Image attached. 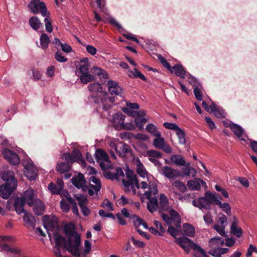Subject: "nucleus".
<instances>
[{"label": "nucleus", "instance_id": "1", "mask_svg": "<svg viewBox=\"0 0 257 257\" xmlns=\"http://www.w3.org/2000/svg\"><path fill=\"white\" fill-rule=\"evenodd\" d=\"M73 225H66L64 227V232L67 239L58 232H55L53 238L55 242L54 252L56 257L63 256L60 251V247H64L66 250L73 255L78 257L80 255L79 247L81 244L80 235L74 231Z\"/></svg>", "mask_w": 257, "mask_h": 257}, {"label": "nucleus", "instance_id": "2", "mask_svg": "<svg viewBox=\"0 0 257 257\" xmlns=\"http://www.w3.org/2000/svg\"><path fill=\"white\" fill-rule=\"evenodd\" d=\"M158 189L157 185L155 183H150L149 190L146 191L141 197L142 202H144V199H147V209L149 212L153 213L157 210L161 215L163 211H168L170 207L169 200L164 193L160 194L159 201H158Z\"/></svg>", "mask_w": 257, "mask_h": 257}, {"label": "nucleus", "instance_id": "3", "mask_svg": "<svg viewBox=\"0 0 257 257\" xmlns=\"http://www.w3.org/2000/svg\"><path fill=\"white\" fill-rule=\"evenodd\" d=\"M175 242L187 253L192 248L195 252V257H207L206 252L201 247L186 236L176 238Z\"/></svg>", "mask_w": 257, "mask_h": 257}, {"label": "nucleus", "instance_id": "4", "mask_svg": "<svg viewBox=\"0 0 257 257\" xmlns=\"http://www.w3.org/2000/svg\"><path fill=\"white\" fill-rule=\"evenodd\" d=\"M170 216L164 213H161V217L163 220L168 225L167 231L171 235L176 238L177 235V230L171 224H174L176 227H180L181 226V217L179 213L174 209L169 210Z\"/></svg>", "mask_w": 257, "mask_h": 257}, {"label": "nucleus", "instance_id": "5", "mask_svg": "<svg viewBox=\"0 0 257 257\" xmlns=\"http://www.w3.org/2000/svg\"><path fill=\"white\" fill-rule=\"evenodd\" d=\"M125 116L121 112H117L113 114L112 122L117 130H131L134 128L132 123H124Z\"/></svg>", "mask_w": 257, "mask_h": 257}, {"label": "nucleus", "instance_id": "6", "mask_svg": "<svg viewBox=\"0 0 257 257\" xmlns=\"http://www.w3.org/2000/svg\"><path fill=\"white\" fill-rule=\"evenodd\" d=\"M88 90L90 92V96L93 99L95 103V100L100 99L101 97L106 96V92L103 91L101 85L97 82L89 84L88 86Z\"/></svg>", "mask_w": 257, "mask_h": 257}, {"label": "nucleus", "instance_id": "7", "mask_svg": "<svg viewBox=\"0 0 257 257\" xmlns=\"http://www.w3.org/2000/svg\"><path fill=\"white\" fill-rule=\"evenodd\" d=\"M28 8L33 14L40 13L43 17L47 15L46 5L40 0H32L28 5Z\"/></svg>", "mask_w": 257, "mask_h": 257}, {"label": "nucleus", "instance_id": "8", "mask_svg": "<svg viewBox=\"0 0 257 257\" xmlns=\"http://www.w3.org/2000/svg\"><path fill=\"white\" fill-rule=\"evenodd\" d=\"M217 242V248L210 250V254L215 257H221L222 254L226 253L228 251L227 248H220L224 244V240L219 236H215L210 239V243Z\"/></svg>", "mask_w": 257, "mask_h": 257}, {"label": "nucleus", "instance_id": "9", "mask_svg": "<svg viewBox=\"0 0 257 257\" xmlns=\"http://www.w3.org/2000/svg\"><path fill=\"white\" fill-rule=\"evenodd\" d=\"M126 175L127 179V180L123 179L122 184L125 187H130L134 193H135V187L138 189L140 187L139 181L137 178L136 175L133 171L130 170L126 172Z\"/></svg>", "mask_w": 257, "mask_h": 257}, {"label": "nucleus", "instance_id": "10", "mask_svg": "<svg viewBox=\"0 0 257 257\" xmlns=\"http://www.w3.org/2000/svg\"><path fill=\"white\" fill-rule=\"evenodd\" d=\"M89 180L93 184H90L88 186L85 185L83 190H87L90 196H93L95 194L97 195L101 188L100 180L94 176L90 177Z\"/></svg>", "mask_w": 257, "mask_h": 257}, {"label": "nucleus", "instance_id": "11", "mask_svg": "<svg viewBox=\"0 0 257 257\" xmlns=\"http://www.w3.org/2000/svg\"><path fill=\"white\" fill-rule=\"evenodd\" d=\"M107 85L108 90L111 95H118L122 98L124 97L123 89L116 82L109 80L107 82Z\"/></svg>", "mask_w": 257, "mask_h": 257}, {"label": "nucleus", "instance_id": "12", "mask_svg": "<svg viewBox=\"0 0 257 257\" xmlns=\"http://www.w3.org/2000/svg\"><path fill=\"white\" fill-rule=\"evenodd\" d=\"M114 101V98L113 97H109L106 92V96L105 97H101L99 99L95 100V103L99 104V107L102 106V109L105 110H108L112 107V104Z\"/></svg>", "mask_w": 257, "mask_h": 257}, {"label": "nucleus", "instance_id": "13", "mask_svg": "<svg viewBox=\"0 0 257 257\" xmlns=\"http://www.w3.org/2000/svg\"><path fill=\"white\" fill-rule=\"evenodd\" d=\"M192 204L203 211L208 210L209 209V191L205 192V196L200 197L197 200H193Z\"/></svg>", "mask_w": 257, "mask_h": 257}, {"label": "nucleus", "instance_id": "14", "mask_svg": "<svg viewBox=\"0 0 257 257\" xmlns=\"http://www.w3.org/2000/svg\"><path fill=\"white\" fill-rule=\"evenodd\" d=\"M156 138L153 141L154 146L158 149H161L166 153H171L172 148L165 143V139L160 137H156Z\"/></svg>", "mask_w": 257, "mask_h": 257}, {"label": "nucleus", "instance_id": "15", "mask_svg": "<svg viewBox=\"0 0 257 257\" xmlns=\"http://www.w3.org/2000/svg\"><path fill=\"white\" fill-rule=\"evenodd\" d=\"M17 187V184L14 183H12V185L6 184H2L0 186V196L4 199H7Z\"/></svg>", "mask_w": 257, "mask_h": 257}, {"label": "nucleus", "instance_id": "16", "mask_svg": "<svg viewBox=\"0 0 257 257\" xmlns=\"http://www.w3.org/2000/svg\"><path fill=\"white\" fill-rule=\"evenodd\" d=\"M2 153L5 158L11 164L13 165L19 164L20 158L15 152L8 149H5L3 151Z\"/></svg>", "mask_w": 257, "mask_h": 257}, {"label": "nucleus", "instance_id": "17", "mask_svg": "<svg viewBox=\"0 0 257 257\" xmlns=\"http://www.w3.org/2000/svg\"><path fill=\"white\" fill-rule=\"evenodd\" d=\"M24 174L30 180H35L37 176V170L33 163H28L25 166Z\"/></svg>", "mask_w": 257, "mask_h": 257}, {"label": "nucleus", "instance_id": "18", "mask_svg": "<svg viewBox=\"0 0 257 257\" xmlns=\"http://www.w3.org/2000/svg\"><path fill=\"white\" fill-rule=\"evenodd\" d=\"M210 113H213L214 116L218 118H222L225 117V111L222 107L216 105L210 99Z\"/></svg>", "mask_w": 257, "mask_h": 257}, {"label": "nucleus", "instance_id": "19", "mask_svg": "<svg viewBox=\"0 0 257 257\" xmlns=\"http://www.w3.org/2000/svg\"><path fill=\"white\" fill-rule=\"evenodd\" d=\"M162 172L169 179H176L180 175V173L177 170L168 166L162 167Z\"/></svg>", "mask_w": 257, "mask_h": 257}, {"label": "nucleus", "instance_id": "20", "mask_svg": "<svg viewBox=\"0 0 257 257\" xmlns=\"http://www.w3.org/2000/svg\"><path fill=\"white\" fill-rule=\"evenodd\" d=\"M25 202H27L29 206H33L37 199L35 198L34 191L32 189H29L25 191L21 197Z\"/></svg>", "mask_w": 257, "mask_h": 257}, {"label": "nucleus", "instance_id": "21", "mask_svg": "<svg viewBox=\"0 0 257 257\" xmlns=\"http://www.w3.org/2000/svg\"><path fill=\"white\" fill-rule=\"evenodd\" d=\"M71 182L78 189H83L85 186L86 181L84 175L79 173L77 176L73 177L71 179Z\"/></svg>", "mask_w": 257, "mask_h": 257}, {"label": "nucleus", "instance_id": "22", "mask_svg": "<svg viewBox=\"0 0 257 257\" xmlns=\"http://www.w3.org/2000/svg\"><path fill=\"white\" fill-rule=\"evenodd\" d=\"M24 213V215L23 219L24 221V225L28 228L31 227L34 229L35 227L36 222L35 217L31 213L27 212V211Z\"/></svg>", "mask_w": 257, "mask_h": 257}, {"label": "nucleus", "instance_id": "23", "mask_svg": "<svg viewBox=\"0 0 257 257\" xmlns=\"http://www.w3.org/2000/svg\"><path fill=\"white\" fill-rule=\"evenodd\" d=\"M112 147L119 156L121 157H125L127 155L131 154V150L128 145L124 144L118 149L115 144H113Z\"/></svg>", "mask_w": 257, "mask_h": 257}, {"label": "nucleus", "instance_id": "24", "mask_svg": "<svg viewBox=\"0 0 257 257\" xmlns=\"http://www.w3.org/2000/svg\"><path fill=\"white\" fill-rule=\"evenodd\" d=\"M25 203L26 202L21 197H17L15 199L14 207L18 214H21L26 211L24 208Z\"/></svg>", "mask_w": 257, "mask_h": 257}, {"label": "nucleus", "instance_id": "25", "mask_svg": "<svg viewBox=\"0 0 257 257\" xmlns=\"http://www.w3.org/2000/svg\"><path fill=\"white\" fill-rule=\"evenodd\" d=\"M2 179L6 181L5 184L7 185L11 184V185H12L13 183L17 185V180L13 172L10 171L4 172L2 175Z\"/></svg>", "mask_w": 257, "mask_h": 257}, {"label": "nucleus", "instance_id": "26", "mask_svg": "<svg viewBox=\"0 0 257 257\" xmlns=\"http://www.w3.org/2000/svg\"><path fill=\"white\" fill-rule=\"evenodd\" d=\"M0 250L3 251L10 252L13 254H19L21 250L15 247L9 245L4 242L0 243Z\"/></svg>", "mask_w": 257, "mask_h": 257}, {"label": "nucleus", "instance_id": "27", "mask_svg": "<svg viewBox=\"0 0 257 257\" xmlns=\"http://www.w3.org/2000/svg\"><path fill=\"white\" fill-rule=\"evenodd\" d=\"M237 219L235 216H234L230 227V231L231 233L239 238L242 236L243 232L240 227H237Z\"/></svg>", "mask_w": 257, "mask_h": 257}, {"label": "nucleus", "instance_id": "28", "mask_svg": "<svg viewBox=\"0 0 257 257\" xmlns=\"http://www.w3.org/2000/svg\"><path fill=\"white\" fill-rule=\"evenodd\" d=\"M170 71L172 73H174L177 76L181 78L184 79L185 77V70L181 65H175L173 67H172Z\"/></svg>", "mask_w": 257, "mask_h": 257}, {"label": "nucleus", "instance_id": "29", "mask_svg": "<svg viewBox=\"0 0 257 257\" xmlns=\"http://www.w3.org/2000/svg\"><path fill=\"white\" fill-rule=\"evenodd\" d=\"M34 206V211L37 215H41L43 214L45 209L44 204L40 199H36Z\"/></svg>", "mask_w": 257, "mask_h": 257}, {"label": "nucleus", "instance_id": "30", "mask_svg": "<svg viewBox=\"0 0 257 257\" xmlns=\"http://www.w3.org/2000/svg\"><path fill=\"white\" fill-rule=\"evenodd\" d=\"M137 165V172L142 177L145 178L148 175V172L145 169L143 164L140 160L138 158L136 160Z\"/></svg>", "mask_w": 257, "mask_h": 257}, {"label": "nucleus", "instance_id": "31", "mask_svg": "<svg viewBox=\"0 0 257 257\" xmlns=\"http://www.w3.org/2000/svg\"><path fill=\"white\" fill-rule=\"evenodd\" d=\"M95 157L97 162L104 161L107 162L109 160L107 154L101 149H97L95 153Z\"/></svg>", "mask_w": 257, "mask_h": 257}, {"label": "nucleus", "instance_id": "32", "mask_svg": "<svg viewBox=\"0 0 257 257\" xmlns=\"http://www.w3.org/2000/svg\"><path fill=\"white\" fill-rule=\"evenodd\" d=\"M201 184L202 185L205 184L202 180L198 179L195 180H190L188 182V186L190 190H198L200 189L201 187Z\"/></svg>", "mask_w": 257, "mask_h": 257}, {"label": "nucleus", "instance_id": "33", "mask_svg": "<svg viewBox=\"0 0 257 257\" xmlns=\"http://www.w3.org/2000/svg\"><path fill=\"white\" fill-rule=\"evenodd\" d=\"M64 195L66 197L68 202L72 205L73 213L77 216L79 215V213L78 209L74 200L69 196L67 191L65 192Z\"/></svg>", "mask_w": 257, "mask_h": 257}, {"label": "nucleus", "instance_id": "34", "mask_svg": "<svg viewBox=\"0 0 257 257\" xmlns=\"http://www.w3.org/2000/svg\"><path fill=\"white\" fill-rule=\"evenodd\" d=\"M29 24L31 28L34 30H38L42 27V24L37 17H32L29 21Z\"/></svg>", "mask_w": 257, "mask_h": 257}, {"label": "nucleus", "instance_id": "35", "mask_svg": "<svg viewBox=\"0 0 257 257\" xmlns=\"http://www.w3.org/2000/svg\"><path fill=\"white\" fill-rule=\"evenodd\" d=\"M71 169V165L67 162L58 163L56 167V170L60 173L68 172Z\"/></svg>", "mask_w": 257, "mask_h": 257}, {"label": "nucleus", "instance_id": "36", "mask_svg": "<svg viewBox=\"0 0 257 257\" xmlns=\"http://www.w3.org/2000/svg\"><path fill=\"white\" fill-rule=\"evenodd\" d=\"M183 231L185 235L193 237L195 235V229L191 225L185 223L183 224Z\"/></svg>", "mask_w": 257, "mask_h": 257}, {"label": "nucleus", "instance_id": "37", "mask_svg": "<svg viewBox=\"0 0 257 257\" xmlns=\"http://www.w3.org/2000/svg\"><path fill=\"white\" fill-rule=\"evenodd\" d=\"M171 161L178 166H184L185 161L183 158L179 155H174L171 157Z\"/></svg>", "mask_w": 257, "mask_h": 257}, {"label": "nucleus", "instance_id": "38", "mask_svg": "<svg viewBox=\"0 0 257 257\" xmlns=\"http://www.w3.org/2000/svg\"><path fill=\"white\" fill-rule=\"evenodd\" d=\"M221 200L222 198L219 195L210 193V204H215L219 206L222 203Z\"/></svg>", "mask_w": 257, "mask_h": 257}, {"label": "nucleus", "instance_id": "39", "mask_svg": "<svg viewBox=\"0 0 257 257\" xmlns=\"http://www.w3.org/2000/svg\"><path fill=\"white\" fill-rule=\"evenodd\" d=\"M41 48L45 50L48 47L50 43V39L47 34L43 33L41 35L40 39Z\"/></svg>", "mask_w": 257, "mask_h": 257}, {"label": "nucleus", "instance_id": "40", "mask_svg": "<svg viewBox=\"0 0 257 257\" xmlns=\"http://www.w3.org/2000/svg\"><path fill=\"white\" fill-rule=\"evenodd\" d=\"M231 130L238 138H240L243 134V130L241 126L234 123L232 124Z\"/></svg>", "mask_w": 257, "mask_h": 257}, {"label": "nucleus", "instance_id": "41", "mask_svg": "<svg viewBox=\"0 0 257 257\" xmlns=\"http://www.w3.org/2000/svg\"><path fill=\"white\" fill-rule=\"evenodd\" d=\"M89 64H81L79 66V69L76 71V74L79 76L81 75L88 74L89 73Z\"/></svg>", "mask_w": 257, "mask_h": 257}, {"label": "nucleus", "instance_id": "42", "mask_svg": "<svg viewBox=\"0 0 257 257\" xmlns=\"http://www.w3.org/2000/svg\"><path fill=\"white\" fill-rule=\"evenodd\" d=\"M146 130L155 137H160L161 133L157 130L156 126L152 124L149 123L146 126Z\"/></svg>", "mask_w": 257, "mask_h": 257}, {"label": "nucleus", "instance_id": "43", "mask_svg": "<svg viewBox=\"0 0 257 257\" xmlns=\"http://www.w3.org/2000/svg\"><path fill=\"white\" fill-rule=\"evenodd\" d=\"M48 189L53 194H60L63 191L62 189H59L57 185L54 183H50L48 185Z\"/></svg>", "mask_w": 257, "mask_h": 257}, {"label": "nucleus", "instance_id": "44", "mask_svg": "<svg viewBox=\"0 0 257 257\" xmlns=\"http://www.w3.org/2000/svg\"><path fill=\"white\" fill-rule=\"evenodd\" d=\"M183 173L185 176L194 177L196 172L195 170L191 167L186 166L182 169Z\"/></svg>", "mask_w": 257, "mask_h": 257}, {"label": "nucleus", "instance_id": "45", "mask_svg": "<svg viewBox=\"0 0 257 257\" xmlns=\"http://www.w3.org/2000/svg\"><path fill=\"white\" fill-rule=\"evenodd\" d=\"M134 121L137 126L140 130H142L144 127V124L147 121V120L145 118L138 116L135 118Z\"/></svg>", "mask_w": 257, "mask_h": 257}, {"label": "nucleus", "instance_id": "46", "mask_svg": "<svg viewBox=\"0 0 257 257\" xmlns=\"http://www.w3.org/2000/svg\"><path fill=\"white\" fill-rule=\"evenodd\" d=\"M131 74H133V76H132L131 75H130V76L131 77L134 78H139L141 80H143L144 81H146L147 79L146 77L142 73H141L137 68H134L132 71L131 72Z\"/></svg>", "mask_w": 257, "mask_h": 257}, {"label": "nucleus", "instance_id": "47", "mask_svg": "<svg viewBox=\"0 0 257 257\" xmlns=\"http://www.w3.org/2000/svg\"><path fill=\"white\" fill-rule=\"evenodd\" d=\"M146 156L148 157H155L157 158H161L162 154L158 151L150 150L146 152Z\"/></svg>", "mask_w": 257, "mask_h": 257}, {"label": "nucleus", "instance_id": "48", "mask_svg": "<svg viewBox=\"0 0 257 257\" xmlns=\"http://www.w3.org/2000/svg\"><path fill=\"white\" fill-rule=\"evenodd\" d=\"M225 226L221 225L220 224H215L213 226V228L216 230L218 233L223 237H227V234L225 232Z\"/></svg>", "mask_w": 257, "mask_h": 257}, {"label": "nucleus", "instance_id": "49", "mask_svg": "<svg viewBox=\"0 0 257 257\" xmlns=\"http://www.w3.org/2000/svg\"><path fill=\"white\" fill-rule=\"evenodd\" d=\"M79 77L81 82L84 84H86L88 82H91L94 79L93 76L90 74L81 75Z\"/></svg>", "mask_w": 257, "mask_h": 257}, {"label": "nucleus", "instance_id": "50", "mask_svg": "<svg viewBox=\"0 0 257 257\" xmlns=\"http://www.w3.org/2000/svg\"><path fill=\"white\" fill-rule=\"evenodd\" d=\"M130 218L134 219V225L136 228H138L142 224L143 220L136 214H131Z\"/></svg>", "mask_w": 257, "mask_h": 257}, {"label": "nucleus", "instance_id": "51", "mask_svg": "<svg viewBox=\"0 0 257 257\" xmlns=\"http://www.w3.org/2000/svg\"><path fill=\"white\" fill-rule=\"evenodd\" d=\"M176 133L179 139V143L181 144H184L186 142L184 132L180 128L176 131Z\"/></svg>", "mask_w": 257, "mask_h": 257}, {"label": "nucleus", "instance_id": "52", "mask_svg": "<svg viewBox=\"0 0 257 257\" xmlns=\"http://www.w3.org/2000/svg\"><path fill=\"white\" fill-rule=\"evenodd\" d=\"M173 185L182 192H185L187 190V188L185 185L180 181H175L173 183Z\"/></svg>", "mask_w": 257, "mask_h": 257}, {"label": "nucleus", "instance_id": "53", "mask_svg": "<svg viewBox=\"0 0 257 257\" xmlns=\"http://www.w3.org/2000/svg\"><path fill=\"white\" fill-rule=\"evenodd\" d=\"M55 59L59 62H66L68 61V59L62 55V52L58 51L54 55Z\"/></svg>", "mask_w": 257, "mask_h": 257}, {"label": "nucleus", "instance_id": "54", "mask_svg": "<svg viewBox=\"0 0 257 257\" xmlns=\"http://www.w3.org/2000/svg\"><path fill=\"white\" fill-rule=\"evenodd\" d=\"M63 158L65 159L67 163H69L71 165V164H73L74 162H77V161L75 160L74 158L72 156L71 153H64L63 155Z\"/></svg>", "mask_w": 257, "mask_h": 257}, {"label": "nucleus", "instance_id": "55", "mask_svg": "<svg viewBox=\"0 0 257 257\" xmlns=\"http://www.w3.org/2000/svg\"><path fill=\"white\" fill-rule=\"evenodd\" d=\"M45 17L46 18L44 19V22L45 24L46 30L48 32L51 33L53 31V27L52 26L51 19L49 16H47V15Z\"/></svg>", "mask_w": 257, "mask_h": 257}, {"label": "nucleus", "instance_id": "56", "mask_svg": "<svg viewBox=\"0 0 257 257\" xmlns=\"http://www.w3.org/2000/svg\"><path fill=\"white\" fill-rule=\"evenodd\" d=\"M75 197L78 201V204L80 208L86 206V204L87 203V199L85 197L79 195H75Z\"/></svg>", "mask_w": 257, "mask_h": 257}, {"label": "nucleus", "instance_id": "57", "mask_svg": "<svg viewBox=\"0 0 257 257\" xmlns=\"http://www.w3.org/2000/svg\"><path fill=\"white\" fill-rule=\"evenodd\" d=\"M219 207L225 212L228 215H231V208L229 204L227 203H221Z\"/></svg>", "mask_w": 257, "mask_h": 257}, {"label": "nucleus", "instance_id": "58", "mask_svg": "<svg viewBox=\"0 0 257 257\" xmlns=\"http://www.w3.org/2000/svg\"><path fill=\"white\" fill-rule=\"evenodd\" d=\"M163 126L166 128L176 131H177L180 128V127L176 123H170L166 122L163 123Z\"/></svg>", "mask_w": 257, "mask_h": 257}, {"label": "nucleus", "instance_id": "59", "mask_svg": "<svg viewBox=\"0 0 257 257\" xmlns=\"http://www.w3.org/2000/svg\"><path fill=\"white\" fill-rule=\"evenodd\" d=\"M201 88V85L200 86H196L193 90L195 98L199 101H201L202 100V94L200 90Z\"/></svg>", "mask_w": 257, "mask_h": 257}, {"label": "nucleus", "instance_id": "60", "mask_svg": "<svg viewBox=\"0 0 257 257\" xmlns=\"http://www.w3.org/2000/svg\"><path fill=\"white\" fill-rule=\"evenodd\" d=\"M71 154L77 162L81 160L82 154L79 150L76 149H74Z\"/></svg>", "mask_w": 257, "mask_h": 257}, {"label": "nucleus", "instance_id": "61", "mask_svg": "<svg viewBox=\"0 0 257 257\" xmlns=\"http://www.w3.org/2000/svg\"><path fill=\"white\" fill-rule=\"evenodd\" d=\"M188 82L190 84L193 86L194 88H195L196 86H200L201 85L200 83L197 81L196 79L191 75L188 77Z\"/></svg>", "mask_w": 257, "mask_h": 257}, {"label": "nucleus", "instance_id": "62", "mask_svg": "<svg viewBox=\"0 0 257 257\" xmlns=\"http://www.w3.org/2000/svg\"><path fill=\"white\" fill-rule=\"evenodd\" d=\"M218 222L220 225L226 226L227 222V217L226 216L222 213H219L218 215Z\"/></svg>", "mask_w": 257, "mask_h": 257}, {"label": "nucleus", "instance_id": "63", "mask_svg": "<svg viewBox=\"0 0 257 257\" xmlns=\"http://www.w3.org/2000/svg\"><path fill=\"white\" fill-rule=\"evenodd\" d=\"M55 67L54 66H50L46 69V74L48 77H53L55 75Z\"/></svg>", "mask_w": 257, "mask_h": 257}, {"label": "nucleus", "instance_id": "64", "mask_svg": "<svg viewBox=\"0 0 257 257\" xmlns=\"http://www.w3.org/2000/svg\"><path fill=\"white\" fill-rule=\"evenodd\" d=\"M60 207L61 209L65 212H68L70 210V207L68 204L64 199H62L60 201Z\"/></svg>", "mask_w": 257, "mask_h": 257}]
</instances>
